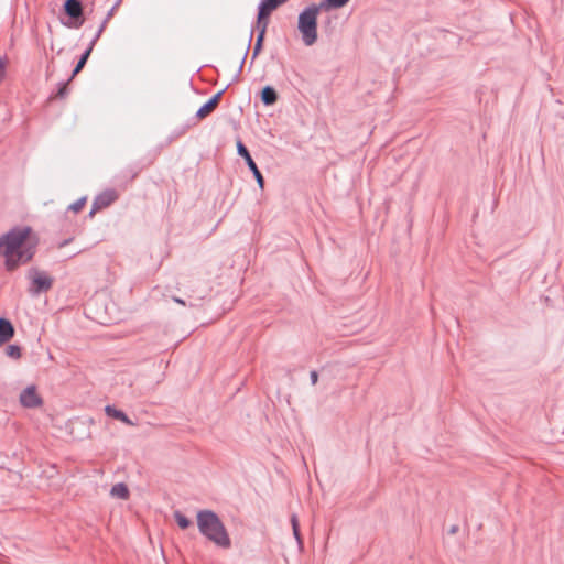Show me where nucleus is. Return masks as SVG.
<instances>
[{"label":"nucleus","instance_id":"1a4fd4ad","mask_svg":"<svg viewBox=\"0 0 564 564\" xmlns=\"http://www.w3.org/2000/svg\"><path fill=\"white\" fill-rule=\"evenodd\" d=\"M14 335V328L7 318H0V345L9 341Z\"/></svg>","mask_w":564,"mask_h":564},{"label":"nucleus","instance_id":"f03ea898","mask_svg":"<svg viewBox=\"0 0 564 564\" xmlns=\"http://www.w3.org/2000/svg\"><path fill=\"white\" fill-rule=\"evenodd\" d=\"M196 521L199 533L208 541L223 549L231 546L226 527L216 512L209 509L199 510L196 514Z\"/></svg>","mask_w":564,"mask_h":564},{"label":"nucleus","instance_id":"f8f14e48","mask_svg":"<svg viewBox=\"0 0 564 564\" xmlns=\"http://www.w3.org/2000/svg\"><path fill=\"white\" fill-rule=\"evenodd\" d=\"M278 100V94L275 89L271 86H265L261 91V101L265 106H271L275 104Z\"/></svg>","mask_w":564,"mask_h":564},{"label":"nucleus","instance_id":"f704fd0d","mask_svg":"<svg viewBox=\"0 0 564 564\" xmlns=\"http://www.w3.org/2000/svg\"><path fill=\"white\" fill-rule=\"evenodd\" d=\"M252 36H253V33L251 32L250 33V37H249V42L251 41Z\"/></svg>","mask_w":564,"mask_h":564},{"label":"nucleus","instance_id":"cd10ccee","mask_svg":"<svg viewBox=\"0 0 564 564\" xmlns=\"http://www.w3.org/2000/svg\"><path fill=\"white\" fill-rule=\"evenodd\" d=\"M264 36H265V33L258 32L256 44L263 45Z\"/></svg>","mask_w":564,"mask_h":564},{"label":"nucleus","instance_id":"bb28decb","mask_svg":"<svg viewBox=\"0 0 564 564\" xmlns=\"http://www.w3.org/2000/svg\"><path fill=\"white\" fill-rule=\"evenodd\" d=\"M262 45L261 44H254L253 52H252V61L258 56V54L261 52Z\"/></svg>","mask_w":564,"mask_h":564},{"label":"nucleus","instance_id":"a878e982","mask_svg":"<svg viewBox=\"0 0 564 564\" xmlns=\"http://www.w3.org/2000/svg\"><path fill=\"white\" fill-rule=\"evenodd\" d=\"M310 379H311V383H312L313 386L317 383V381H318V373H317V371H316V370H312V371L310 372Z\"/></svg>","mask_w":564,"mask_h":564},{"label":"nucleus","instance_id":"b1692460","mask_svg":"<svg viewBox=\"0 0 564 564\" xmlns=\"http://www.w3.org/2000/svg\"><path fill=\"white\" fill-rule=\"evenodd\" d=\"M6 77V59L0 56V84Z\"/></svg>","mask_w":564,"mask_h":564},{"label":"nucleus","instance_id":"72a5a7b5","mask_svg":"<svg viewBox=\"0 0 564 564\" xmlns=\"http://www.w3.org/2000/svg\"><path fill=\"white\" fill-rule=\"evenodd\" d=\"M197 305H198V304H196V303H189V306H192V307H193V306H197Z\"/></svg>","mask_w":564,"mask_h":564},{"label":"nucleus","instance_id":"7ed1b4c3","mask_svg":"<svg viewBox=\"0 0 564 564\" xmlns=\"http://www.w3.org/2000/svg\"><path fill=\"white\" fill-rule=\"evenodd\" d=\"M319 10V6L311 4L299 14L297 28L306 46H312L317 40V15Z\"/></svg>","mask_w":564,"mask_h":564},{"label":"nucleus","instance_id":"f3484780","mask_svg":"<svg viewBox=\"0 0 564 564\" xmlns=\"http://www.w3.org/2000/svg\"><path fill=\"white\" fill-rule=\"evenodd\" d=\"M291 524H292V530H293L294 538L296 539L299 545H302V538H301V534H300V525H299V520H297L296 514H292V517H291Z\"/></svg>","mask_w":564,"mask_h":564},{"label":"nucleus","instance_id":"393cba45","mask_svg":"<svg viewBox=\"0 0 564 564\" xmlns=\"http://www.w3.org/2000/svg\"><path fill=\"white\" fill-rule=\"evenodd\" d=\"M101 34H102V31L98 29L96 31V34L94 35L93 40L89 43V46H91V48H94L95 44L97 43V41H98V39L100 37Z\"/></svg>","mask_w":564,"mask_h":564},{"label":"nucleus","instance_id":"2f4dec72","mask_svg":"<svg viewBox=\"0 0 564 564\" xmlns=\"http://www.w3.org/2000/svg\"><path fill=\"white\" fill-rule=\"evenodd\" d=\"M247 53H248V50L246 51L245 56H243V58H242V61H241V63H240V65H239V70L242 68V65H243V63H245V58H246V56H247Z\"/></svg>","mask_w":564,"mask_h":564},{"label":"nucleus","instance_id":"4be33fe9","mask_svg":"<svg viewBox=\"0 0 564 564\" xmlns=\"http://www.w3.org/2000/svg\"><path fill=\"white\" fill-rule=\"evenodd\" d=\"M225 89L218 91L217 94H215L210 99L207 100V102L209 105H212V108H214V110L216 109V107L218 106L219 104V100H220V97L221 95L224 94Z\"/></svg>","mask_w":564,"mask_h":564},{"label":"nucleus","instance_id":"20e7f679","mask_svg":"<svg viewBox=\"0 0 564 564\" xmlns=\"http://www.w3.org/2000/svg\"><path fill=\"white\" fill-rule=\"evenodd\" d=\"M28 276L31 281L29 292L32 296H36L41 293H45L53 286V278H51L46 272L40 271L37 269H31L28 273Z\"/></svg>","mask_w":564,"mask_h":564},{"label":"nucleus","instance_id":"c756f323","mask_svg":"<svg viewBox=\"0 0 564 564\" xmlns=\"http://www.w3.org/2000/svg\"><path fill=\"white\" fill-rule=\"evenodd\" d=\"M107 23H108L107 19H104V20H102V22H101V24L99 25V28H98V29H99V30H101V31L104 32V31H105V28H106V25H107Z\"/></svg>","mask_w":564,"mask_h":564},{"label":"nucleus","instance_id":"423d86ee","mask_svg":"<svg viewBox=\"0 0 564 564\" xmlns=\"http://www.w3.org/2000/svg\"><path fill=\"white\" fill-rule=\"evenodd\" d=\"M237 152L240 156H242L245 159L246 164L248 165L249 170L252 172L259 187L263 188L264 178H263L261 172L259 171L256 162L251 158L248 149L245 147V144L241 141H238V143H237Z\"/></svg>","mask_w":564,"mask_h":564},{"label":"nucleus","instance_id":"6ab92c4d","mask_svg":"<svg viewBox=\"0 0 564 564\" xmlns=\"http://www.w3.org/2000/svg\"><path fill=\"white\" fill-rule=\"evenodd\" d=\"M214 111V108H212V105H209L207 101L197 110L196 118L202 120L206 118L208 115H210Z\"/></svg>","mask_w":564,"mask_h":564},{"label":"nucleus","instance_id":"9b49d317","mask_svg":"<svg viewBox=\"0 0 564 564\" xmlns=\"http://www.w3.org/2000/svg\"><path fill=\"white\" fill-rule=\"evenodd\" d=\"M286 0H262L259 4L258 10L261 11V17H269L270 13L275 10L280 4Z\"/></svg>","mask_w":564,"mask_h":564},{"label":"nucleus","instance_id":"f257e3e1","mask_svg":"<svg viewBox=\"0 0 564 564\" xmlns=\"http://www.w3.org/2000/svg\"><path fill=\"white\" fill-rule=\"evenodd\" d=\"M37 239L29 226L14 227L0 236V254L6 257L9 271L29 262L36 251Z\"/></svg>","mask_w":564,"mask_h":564},{"label":"nucleus","instance_id":"9d476101","mask_svg":"<svg viewBox=\"0 0 564 564\" xmlns=\"http://www.w3.org/2000/svg\"><path fill=\"white\" fill-rule=\"evenodd\" d=\"M105 413L108 416L119 420L127 425H130V426L134 425V423L129 419V416L123 411L118 410L112 405H106Z\"/></svg>","mask_w":564,"mask_h":564},{"label":"nucleus","instance_id":"0eeeda50","mask_svg":"<svg viewBox=\"0 0 564 564\" xmlns=\"http://www.w3.org/2000/svg\"><path fill=\"white\" fill-rule=\"evenodd\" d=\"M116 199H117V194L115 191H112V189L105 191L104 193L99 194L95 198L90 214H94L95 210L108 207Z\"/></svg>","mask_w":564,"mask_h":564},{"label":"nucleus","instance_id":"aec40b11","mask_svg":"<svg viewBox=\"0 0 564 564\" xmlns=\"http://www.w3.org/2000/svg\"><path fill=\"white\" fill-rule=\"evenodd\" d=\"M7 355L13 359H18L21 356V348L18 345H9L7 347Z\"/></svg>","mask_w":564,"mask_h":564},{"label":"nucleus","instance_id":"2eb2a0df","mask_svg":"<svg viewBox=\"0 0 564 564\" xmlns=\"http://www.w3.org/2000/svg\"><path fill=\"white\" fill-rule=\"evenodd\" d=\"M173 517L177 525L183 530L187 529L192 524V521L178 510L174 511Z\"/></svg>","mask_w":564,"mask_h":564},{"label":"nucleus","instance_id":"7c9ffc66","mask_svg":"<svg viewBox=\"0 0 564 564\" xmlns=\"http://www.w3.org/2000/svg\"><path fill=\"white\" fill-rule=\"evenodd\" d=\"M173 301H174L175 303H178V304L185 305V301H184L183 299H181V297H176V296H174V297H173Z\"/></svg>","mask_w":564,"mask_h":564},{"label":"nucleus","instance_id":"39448f33","mask_svg":"<svg viewBox=\"0 0 564 564\" xmlns=\"http://www.w3.org/2000/svg\"><path fill=\"white\" fill-rule=\"evenodd\" d=\"M19 401L23 408L35 409L43 404L42 397L34 384L28 386L20 393Z\"/></svg>","mask_w":564,"mask_h":564},{"label":"nucleus","instance_id":"a211bd4d","mask_svg":"<svg viewBox=\"0 0 564 564\" xmlns=\"http://www.w3.org/2000/svg\"><path fill=\"white\" fill-rule=\"evenodd\" d=\"M268 24H269L268 17H261V11L258 10V19H257V24H256L257 31L265 33Z\"/></svg>","mask_w":564,"mask_h":564},{"label":"nucleus","instance_id":"c85d7f7f","mask_svg":"<svg viewBox=\"0 0 564 564\" xmlns=\"http://www.w3.org/2000/svg\"><path fill=\"white\" fill-rule=\"evenodd\" d=\"M113 11H115V7H112V8L108 11V13H107V15H106V18H105V19H107V21H109V20L111 19V17H112V14H113Z\"/></svg>","mask_w":564,"mask_h":564},{"label":"nucleus","instance_id":"dca6fc26","mask_svg":"<svg viewBox=\"0 0 564 564\" xmlns=\"http://www.w3.org/2000/svg\"><path fill=\"white\" fill-rule=\"evenodd\" d=\"M350 0H324L319 7L321 8H334L339 9L347 4Z\"/></svg>","mask_w":564,"mask_h":564},{"label":"nucleus","instance_id":"4468645a","mask_svg":"<svg viewBox=\"0 0 564 564\" xmlns=\"http://www.w3.org/2000/svg\"><path fill=\"white\" fill-rule=\"evenodd\" d=\"M93 48L91 46H88L85 52L82 54L80 58L78 59L73 73H72V76L69 78V80L72 78H74L85 66V64L87 63V59L91 53Z\"/></svg>","mask_w":564,"mask_h":564},{"label":"nucleus","instance_id":"ddd939ff","mask_svg":"<svg viewBox=\"0 0 564 564\" xmlns=\"http://www.w3.org/2000/svg\"><path fill=\"white\" fill-rule=\"evenodd\" d=\"M110 495L119 499H128L129 489L126 484L118 482L111 487Z\"/></svg>","mask_w":564,"mask_h":564},{"label":"nucleus","instance_id":"412c9836","mask_svg":"<svg viewBox=\"0 0 564 564\" xmlns=\"http://www.w3.org/2000/svg\"><path fill=\"white\" fill-rule=\"evenodd\" d=\"M85 203H86V198L82 197V198L77 199L76 202H74L73 204H70L68 206V209L73 210L74 213H78L79 210L83 209Z\"/></svg>","mask_w":564,"mask_h":564},{"label":"nucleus","instance_id":"5701e85b","mask_svg":"<svg viewBox=\"0 0 564 564\" xmlns=\"http://www.w3.org/2000/svg\"><path fill=\"white\" fill-rule=\"evenodd\" d=\"M67 95V83H61L58 90L56 93V97L64 98Z\"/></svg>","mask_w":564,"mask_h":564},{"label":"nucleus","instance_id":"473e14b6","mask_svg":"<svg viewBox=\"0 0 564 564\" xmlns=\"http://www.w3.org/2000/svg\"><path fill=\"white\" fill-rule=\"evenodd\" d=\"M66 243H68V240H65L64 242H62L61 247L65 246Z\"/></svg>","mask_w":564,"mask_h":564},{"label":"nucleus","instance_id":"6e6552de","mask_svg":"<svg viewBox=\"0 0 564 564\" xmlns=\"http://www.w3.org/2000/svg\"><path fill=\"white\" fill-rule=\"evenodd\" d=\"M64 10L72 19L78 20L83 15V7L79 0H66Z\"/></svg>","mask_w":564,"mask_h":564}]
</instances>
